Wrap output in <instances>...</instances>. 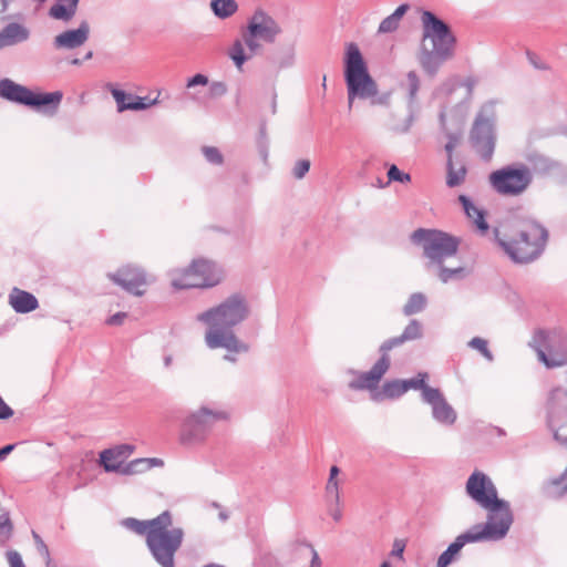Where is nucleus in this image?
Instances as JSON below:
<instances>
[{"label":"nucleus","mask_w":567,"mask_h":567,"mask_svg":"<svg viewBox=\"0 0 567 567\" xmlns=\"http://www.w3.org/2000/svg\"><path fill=\"white\" fill-rule=\"evenodd\" d=\"M402 338L405 342L420 339L422 337V326L419 321L412 320L403 330Z\"/></svg>","instance_id":"obj_37"},{"label":"nucleus","mask_w":567,"mask_h":567,"mask_svg":"<svg viewBox=\"0 0 567 567\" xmlns=\"http://www.w3.org/2000/svg\"><path fill=\"white\" fill-rule=\"evenodd\" d=\"M408 390H409V384L406 382L400 381V380H393V381L384 383L381 391L373 395V399L374 400H380L383 398L394 399V398L402 395Z\"/></svg>","instance_id":"obj_29"},{"label":"nucleus","mask_w":567,"mask_h":567,"mask_svg":"<svg viewBox=\"0 0 567 567\" xmlns=\"http://www.w3.org/2000/svg\"><path fill=\"white\" fill-rule=\"evenodd\" d=\"M497 238L506 254L516 262L535 260L544 250L547 241V231L535 223H520L508 228Z\"/></svg>","instance_id":"obj_4"},{"label":"nucleus","mask_w":567,"mask_h":567,"mask_svg":"<svg viewBox=\"0 0 567 567\" xmlns=\"http://www.w3.org/2000/svg\"><path fill=\"white\" fill-rule=\"evenodd\" d=\"M126 318V313L125 312H118L112 317H110L107 320H106V323L109 326H120L124 322Z\"/></svg>","instance_id":"obj_51"},{"label":"nucleus","mask_w":567,"mask_h":567,"mask_svg":"<svg viewBox=\"0 0 567 567\" xmlns=\"http://www.w3.org/2000/svg\"><path fill=\"white\" fill-rule=\"evenodd\" d=\"M224 279L223 269L214 261L198 258L188 266L171 271V285L176 290L193 288H213Z\"/></svg>","instance_id":"obj_6"},{"label":"nucleus","mask_w":567,"mask_h":567,"mask_svg":"<svg viewBox=\"0 0 567 567\" xmlns=\"http://www.w3.org/2000/svg\"><path fill=\"white\" fill-rule=\"evenodd\" d=\"M80 0H56L50 8L49 16L55 20L70 21L76 13Z\"/></svg>","instance_id":"obj_26"},{"label":"nucleus","mask_w":567,"mask_h":567,"mask_svg":"<svg viewBox=\"0 0 567 567\" xmlns=\"http://www.w3.org/2000/svg\"><path fill=\"white\" fill-rule=\"evenodd\" d=\"M433 409L434 417L445 424H453L456 420V413L452 409L451 405L447 404L445 400L436 404Z\"/></svg>","instance_id":"obj_33"},{"label":"nucleus","mask_w":567,"mask_h":567,"mask_svg":"<svg viewBox=\"0 0 567 567\" xmlns=\"http://www.w3.org/2000/svg\"><path fill=\"white\" fill-rule=\"evenodd\" d=\"M467 174L465 164L462 161H447V176L446 184L449 187H455L464 183Z\"/></svg>","instance_id":"obj_28"},{"label":"nucleus","mask_w":567,"mask_h":567,"mask_svg":"<svg viewBox=\"0 0 567 567\" xmlns=\"http://www.w3.org/2000/svg\"><path fill=\"white\" fill-rule=\"evenodd\" d=\"M213 94H224L227 91L226 85L223 82H215L210 86Z\"/></svg>","instance_id":"obj_53"},{"label":"nucleus","mask_w":567,"mask_h":567,"mask_svg":"<svg viewBox=\"0 0 567 567\" xmlns=\"http://www.w3.org/2000/svg\"><path fill=\"white\" fill-rule=\"evenodd\" d=\"M381 567H390V564H389V563H386V561H384V563L381 565Z\"/></svg>","instance_id":"obj_58"},{"label":"nucleus","mask_w":567,"mask_h":567,"mask_svg":"<svg viewBox=\"0 0 567 567\" xmlns=\"http://www.w3.org/2000/svg\"><path fill=\"white\" fill-rule=\"evenodd\" d=\"M399 87L404 92L411 100L416 96L420 87V78L415 71L408 72L399 83Z\"/></svg>","instance_id":"obj_32"},{"label":"nucleus","mask_w":567,"mask_h":567,"mask_svg":"<svg viewBox=\"0 0 567 567\" xmlns=\"http://www.w3.org/2000/svg\"><path fill=\"white\" fill-rule=\"evenodd\" d=\"M536 338L546 344V349H537L538 359L547 368L567 364V342L555 334L539 331Z\"/></svg>","instance_id":"obj_14"},{"label":"nucleus","mask_w":567,"mask_h":567,"mask_svg":"<svg viewBox=\"0 0 567 567\" xmlns=\"http://www.w3.org/2000/svg\"><path fill=\"white\" fill-rule=\"evenodd\" d=\"M466 492L480 506L488 511L487 522L474 527L488 534L493 540L503 538L512 525L513 516L508 503L497 497L491 478L475 471L467 480Z\"/></svg>","instance_id":"obj_3"},{"label":"nucleus","mask_w":567,"mask_h":567,"mask_svg":"<svg viewBox=\"0 0 567 567\" xmlns=\"http://www.w3.org/2000/svg\"><path fill=\"white\" fill-rule=\"evenodd\" d=\"M343 62L349 109L355 99L370 100L372 104L382 103V99L378 97V84L369 73L367 62L355 43L347 45Z\"/></svg>","instance_id":"obj_5"},{"label":"nucleus","mask_w":567,"mask_h":567,"mask_svg":"<svg viewBox=\"0 0 567 567\" xmlns=\"http://www.w3.org/2000/svg\"><path fill=\"white\" fill-rule=\"evenodd\" d=\"M488 179L497 193L517 196L527 189L532 173L526 166H507L491 173Z\"/></svg>","instance_id":"obj_12"},{"label":"nucleus","mask_w":567,"mask_h":567,"mask_svg":"<svg viewBox=\"0 0 567 567\" xmlns=\"http://www.w3.org/2000/svg\"><path fill=\"white\" fill-rule=\"evenodd\" d=\"M310 169L309 159H300L293 166V175L296 178H302Z\"/></svg>","instance_id":"obj_43"},{"label":"nucleus","mask_w":567,"mask_h":567,"mask_svg":"<svg viewBox=\"0 0 567 567\" xmlns=\"http://www.w3.org/2000/svg\"><path fill=\"white\" fill-rule=\"evenodd\" d=\"M411 238L422 246L425 257L432 264H442L445 258L455 255L458 247L454 237L435 229H416Z\"/></svg>","instance_id":"obj_9"},{"label":"nucleus","mask_w":567,"mask_h":567,"mask_svg":"<svg viewBox=\"0 0 567 567\" xmlns=\"http://www.w3.org/2000/svg\"><path fill=\"white\" fill-rule=\"evenodd\" d=\"M458 200L461 202L467 218L472 220L476 229L482 234L486 233L488 230V224L485 220V212L472 203L465 195H461Z\"/></svg>","instance_id":"obj_25"},{"label":"nucleus","mask_w":567,"mask_h":567,"mask_svg":"<svg viewBox=\"0 0 567 567\" xmlns=\"http://www.w3.org/2000/svg\"><path fill=\"white\" fill-rule=\"evenodd\" d=\"M456 144H457V138L456 137H451L449 143L445 145V151H446V153L449 155V159L453 158V151L456 147Z\"/></svg>","instance_id":"obj_54"},{"label":"nucleus","mask_w":567,"mask_h":567,"mask_svg":"<svg viewBox=\"0 0 567 567\" xmlns=\"http://www.w3.org/2000/svg\"><path fill=\"white\" fill-rule=\"evenodd\" d=\"M78 63H79L78 59L73 60V64H78Z\"/></svg>","instance_id":"obj_60"},{"label":"nucleus","mask_w":567,"mask_h":567,"mask_svg":"<svg viewBox=\"0 0 567 567\" xmlns=\"http://www.w3.org/2000/svg\"><path fill=\"white\" fill-rule=\"evenodd\" d=\"M212 9L216 16L227 18L236 12L237 3L235 0H213Z\"/></svg>","instance_id":"obj_36"},{"label":"nucleus","mask_w":567,"mask_h":567,"mask_svg":"<svg viewBox=\"0 0 567 567\" xmlns=\"http://www.w3.org/2000/svg\"><path fill=\"white\" fill-rule=\"evenodd\" d=\"M426 306V297L421 292H415L410 296L409 300L403 307V312L406 316H412L421 312Z\"/></svg>","instance_id":"obj_34"},{"label":"nucleus","mask_w":567,"mask_h":567,"mask_svg":"<svg viewBox=\"0 0 567 567\" xmlns=\"http://www.w3.org/2000/svg\"><path fill=\"white\" fill-rule=\"evenodd\" d=\"M404 342L405 341H404V339L402 338L401 334L398 336V337H394V338H391V339L386 340L380 347V350L383 353L382 355H388L389 351H391L392 349H394L396 347L402 346Z\"/></svg>","instance_id":"obj_40"},{"label":"nucleus","mask_w":567,"mask_h":567,"mask_svg":"<svg viewBox=\"0 0 567 567\" xmlns=\"http://www.w3.org/2000/svg\"><path fill=\"white\" fill-rule=\"evenodd\" d=\"M470 346L480 351L486 359L492 360V354L487 347V341L482 338H474L471 340Z\"/></svg>","instance_id":"obj_39"},{"label":"nucleus","mask_w":567,"mask_h":567,"mask_svg":"<svg viewBox=\"0 0 567 567\" xmlns=\"http://www.w3.org/2000/svg\"><path fill=\"white\" fill-rule=\"evenodd\" d=\"M90 33V25L83 21L75 30H68L58 34L54 39L56 48L75 49L86 42Z\"/></svg>","instance_id":"obj_22"},{"label":"nucleus","mask_w":567,"mask_h":567,"mask_svg":"<svg viewBox=\"0 0 567 567\" xmlns=\"http://www.w3.org/2000/svg\"><path fill=\"white\" fill-rule=\"evenodd\" d=\"M332 516H333V519H334L336 522L340 520V518H341V511H340V508H337V509L332 513Z\"/></svg>","instance_id":"obj_56"},{"label":"nucleus","mask_w":567,"mask_h":567,"mask_svg":"<svg viewBox=\"0 0 567 567\" xmlns=\"http://www.w3.org/2000/svg\"><path fill=\"white\" fill-rule=\"evenodd\" d=\"M9 303L17 312L21 313L30 312L38 308L37 298L32 293L19 288L12 289L9 295Z\"/></svg>","instance_id":"obj_24"},{"label":"nucleus","mask_w":567,"mask_h":567,"mask_svg":"<svg viewBox=\"0 0 567 567\" xmlns=\"http://www.w3.org/2000/svg\"><path fill=\"white\" fill-rule=\"evenodd\" d=\"M204 567H224V566L218 565V564H209V565H206Z\"/></svg>","instance_id":"obj_57"},{"label":"nucleus","mask_w":567,"mask_h":567,"mask_svg":"<svg viewBox=\"0 0 567 567\" xmlns=\"http://www.w3.org/2000/svg\"><path fill=\"white\" fill-rule=\"evenodd\" d=\"M390 367V359L388 355H382L378 362L371 368L370 371L364 372L358 379L351 382L350 386L357 390H373L378 386L380 380L385 374Z\"/></svg>","instance_id":"obj_21"},{"label":"nucleus","mask_w":567,"mask_h":567,"mask_svg":"<svg viewBox=\"0 0 567 567\" xmlns=\"http://www.w3.org/2000/svg\"><path fill=\"white\" fill-rule=\"evenodd\" d=\"M422 48L423 52L420 58L421 65L425 72L433 75L445 60H441V58L436 55L435 51L429 50L427 45H423Z\"/></svg>","instance_id":"obj_31"},{"label":"nucleus","mask_w":567,"mask_h":567,"mask_svg":"<svg viewBox=\"0 0 567 567\" xmlns=\"http://www.w3.org/2000/svg\"><path fill=\"white\" fill-rule=\"evenodd\" d=\"M551 417L561 423L555 430V439L567 449V391L555 389L549 399Z\"/></svg>","instance_id":"obj_17"},{"label":"nucleus","mask_w":567,"mask_h":567,"mask_svg":"<svg viewBox=\"0 0 567 567\" xmlns=\"http://www.w3.org/2000/svg\"><path fill=\"white\" fill-rule=\"evenodd\" d=\"M228 415L223 411H212L202 408L190 414L183 423L181 439L184 442L203 440L208 427L217 421L227 420Z\"/></svg>","instance_id":"obj_13"},{"label":"nucleus","mask_w":567,"mask_h":567,"mask_svg":"<svg viewBox=\"0 0 567 567\" xmlns=\"http://www.w3.org/2000/svg\"><path fill=\"white\" fill-rule=\"evenodd\" d=\"M247 29L264 42H274L280 32L278 24L262 12H256L251 17Z\"/></svg>","instance_id":"obj_20"},{"label":"nucleus","mask_w":567,"mask_h":567,"mask_svg":"<svg viewBox=\"0 0 567 567\" xmlns=\"http://www.w3.org/2000/svg\"><path fill=\"white\" fill-rule=\"evenodd\" d=\"M470 142L484 161L492 158L496 144L495 113L492 107H483L477 113L470 133Z\"/></svg>","instance_id":"obj_10"},{"label":"nucleus","mask_w":567,"mask_h":567,"mask_svg":"<svg viewBox=\"0 0 567 567\" xmlns=\"http://www.w3.org/2000/svg\"><path fill=\"white\" fill-rule=\"evenodd\" d=\"M426 374H419L417 378L405 381L409 384V389H424Z\"/></svg>","instance_id":"obj_48"},{"label":"nucleus","mask_w":567,"mask_h":567,"mask_svg":"<svg viewBox=\"0 0 567 567\" xmlns=\"http://www.w3.org/2000/svg\"><path fill=\"white\" fill-rule=\"evenodd\" d=\"M28 35L29 32L25 28L17 23H11L0 32V48L22 42Z\"/></svg>","instance_id":"obj_27"},{"label":"nucleus","mask_w":567,"mask_h":567,"mask_svg":"<svg viewBox=\"0 0 567 567\" xmlns=\"http://www.w3.org/2000/svg\"><path fill=\"white\" fill-rule=\"evenodd\" d=\"M203 153L209 162H212L214 164L223 163V156L216 147H209V146L204 147Z\"/></svg>","instance_id":"obj_44"},{"label":"nucleus","mask_w":567,"mask_h":567,"mask_svg":"<svg viewBox=\"0 0 567 567\" xmlns=\"http://www.w3.org/2000/svg\"><path fill=\"white\" fill-rule=\"evenodd\" d=\"M249 313L246 299L231 295L220 303L197 315V321L207 327L204 340L209 349H225V360L235 362L236 354L247 352L248 346L240 341L233 327L243 322Z\"/></svg>","instance_id":"obj_1"},{"label":"nucleus","mask_w":567,"mask_h":567,"mask_svg":"<svg viewBox=\"0 0 567 567\" xmlns=\"http://www.w3.org/2000/svg\"><path fill=\"white\" fill-rule=\"evenodd\" d=\"M14 449L13 444H9L0 449V461L4 460L8 454H10Z\"/></svg>","instance_id":"obj_55"},{"label":"nucleus","mask_w":567,"mask_h":567,"mask_svg":"<svg viewBox=\"0 0 567 567\" xmlns=\"http://www.w3.org/2000/svg\"><path fill=\"white\" fill-rule=\"evenodd\" d=\"M121 525L145 537L148 550L161 567H175V555L182 547L185 533L174 524L171 512L164 511L158 516L144 520L127 517Z\"/></svg>","instance_id":"obj_2"},{"label":"nucleus","mask_w":567,"mask_h":567,"mask_svg":"<svg viewBox=\"0 0 567 567\" xmlns=\"http://www.w3.org/2000/svg\"><path fill=\"white\" fill-rule=\"evenodd\" d=\"M111 280L127 292L141 297L150 284L147 274L136 265L128 264L121 267L116 274L109 276Z\"/></svg>","instance_id":"obj_15"},{"label":"nucleus","mask_w":567,"mask_h":567,"mask_svg":"<svg viewBox=\"0 0 567 567\" xmlns=\"http://www.w3.org/2000/svg\"><path fill=\"white\" fill-rule=\"evenodd\" d=\"M261 40L252 34L247 28L241 32V38L236 39L229 47L227 54L241 71L246 61L250 60L261 50Z\"/></svg>","instance_id":"obj_16"},{"label":"nucleus","mask_w":567,"mask_h":567,"mask_svg":"<svg viewBox=\"0 0 567 567\" xmlns=\"http://www.w3.org/2000/svg\"><path fill=\"white\" fill-rule=\"evenodd\" d=\"M462 269L461 268H456V269H447V268H442L440 269V272H439V277L440 279L443 281V282H446L447 280H450L454 275L461 272Z\"/></svg>","instance_id":"obj_49"},{"label":"nucleus","mask_w":567,"mask_h":567,"mask_svg":"<svg viewBox=\"0 0 567 567\" xmlns=\"http://www.w3.org/2000/svg\"><path fill=\"white\" fill-rule=\"evenodd\" d=\"M423 399L433 406L444 400L441 392L437 389L424 386L422 391Z\"/></svg>","instance_id":"obj_38"},{"label":"nucleus","mask_w":567,"mask_h":567,"mask_svg":"<svg viewBox=\"0 0 567 567\" xmlns=\"http://www.w3.org/2000/svg\"><path fill=\"white\" fill-rule=\"evenodd\" d=\"M91 56H92V52H89V53L86 54V59H90Z\"/></svg>","instance_id":"obj_59"},{"label":"nucleus","mask_w":567,"mask_h":567,"mask_svg":"<svg viewBox=\"0 0 567 567\" xmlns=\"http://www.w3.org/2000/svg\"><path fill=\"white\" fill-rule=\"evenodd\" d=\"M208 83V79L206 75L203 74H196L193 78H190L187 82L188 87H193L196 85H206Z\"/></svg>","instance_id":"obj_50"},{"label":"nucleus","mask_w":567,"mask_h":567,"mask_svg":"<svg viewBox=\"0 0 567 567\" xmlns=\"http://www.w3.org/2000/svg\"><path fill=\"white\" fill-rule=\"evenodd\" d=\"M492 537L488 534L477 529L476 527H472L464 534H461L456 537V539L447 547L445 551H443L437 559V567H447L455 557L460 554L461 549L467 543H476L482 540H491Z\"/></svg>","instance_id":"obj_18"},{"label":"nucleus","mask_w":567,"mask_h":567,"mask_svg":"<svg viewBox=\"0 0 567 567\" xmlns=\"http://www.w3.org/2000/svg\"><path fill=\"white\" fill-rule=\"evenodd\" d=\"M412 124H413V116L409 115L405 118H403L402 121H400L399 123H396L393 130L396 133L403 134V133H406L410 131Z\"/></svg>","instance_id":"obj_45"},{"label":"nucleus","mask_w":567,"mask_h":567,"mask_svg":"<svg viewBox=\"0 0 567 567\" xmlns=\"http://www.w3.org/2000/svg\"><path fill=\"white\" fill-rule=\"evenodd\" d=\"M0 95L11 102L23 104L39 111H51L52 113L58 110L63 97L61 91L49 93L32 91L10 79L0 81Z\"/></svg>","instance_id":"obj_7"},{"label":"nucleus","mask_w":567,"mask_h":567,"mask_svg":"<svg viewBox=\"0 0 567 567\" xmlns=\"http://www.w3.org/2000/svg\"><path fill=\"white\" fill-rule=\"evenodd\" d=\"M550 484L557 488L559 494L567 493V467L558 477L553 478Z\"/></svg>","instance_id":"obj_42"},{"label":"nucleus","mask_w":567,"mask_h":567,"mask_svg":"<svg viewBox=\"0 0 567 567\" xmlns=\"http://www.w3.org/2000/svg\"><path fill=\"white\" fill-rule=\"evenodd\" d=\"M408 10V4L399 6L391 16L381 21L378 31L380 33H389L395 31L399 28L402 17L406 13Z\"/></svg>","instance_id":"obj_30"},{"label":"nucleus","mask_w":567,"mask_h":567,"mask_svg":"<svg viewBox=\"0 0 567 567\" xmlns=\"http://www.w3.org/2000/svg\"><path fill=\"white\" fill-rule=\"evenodd\" d=\"M423 22V45L426 41H431L429 50L435 51L441 60H447L453 55L455 38L451 33L449 27L433 13L424 11L422 14Z\"/></svg>","instance_id":"obj_11"},{"label":"nucleus","mask_w":567,"mask_h":567,"mask_svg":"<svg viewBox=\"0 0 567 567\" xmlns=\"http://www.w3.org/2000/svg\"><path fill=\"white\" fill-rule=\"evenodd\" d=\"M405 546H406L405 539H395L393 542L391 555L402 559Z\"/></svg>","instance_id":"obj_46"},{"label":"nucleus","mask_w":567,"mask_h":567,"mask_svg":"<svg viewBox=\"0 0 567 567\" xmlns=\"http://www.w3.org/2000/svg\"><path fill=\"white\" fill-rule=\"evenodd\" d=\"M339 468L338 466L333 465L330 468L329 480L326 485V492L328 497H330L332 501H334L337 504L340 503V492H339Z\"/></svg>","instance_id":"obj_35"},{"label":"nucleus","mask_w":567,"mask_h":567,"mask_svg":"<svg viewBox=\"0 0 567 567\" xmlns=\"http://www.w3.org/2000/svg\"><path fill=\"white\" fill-rule=\"evenodd\" d=\"M112 95L117 103L118 112H123L125 110H145L156 102V100H153L150 103H146L144 97L134 96L117 89L112 90Z\"/></svg>","instance_id":"obj_23"},{"label":"nucleus","mask_w":567,"mask_h":567,"mask_svg":"<svg viewBox=\"0 0 567 567\" xmlns=\"http://www.w3.org/2000/svg\"><path fill=\"white\" fill-rule=\"evenodd\" d=\"M12 410L0 398V419H7L12 415Z\"/></svg>","instance_id":"obj_52"},{"label":"nucleus","mask_w":567,"mask_h":567,"mask_svg":"<svg viewBox=\"0 0 567 567\" xmlns=\"http://www.w3.org/2000/svg\"><path fill=\"white\" fill-rule=\"evenodd\" d=\"M390 181H396L401 183H409L411 177L409 174L401 172L395 165H392L388 172Z\"/></svg>","instance_id":"obj_41"},{"label":"nucleus","mask_w":567,"mask_h":567,"mask_svg":"<svg viewBox=\"0 0 567 567\" xmlns=\"http://www.w3.org/2000/svg\"><path fill=\"white\" fill-rule=\"evenodd\" d=\"M320 559L310 544L297 543L293 544L286 560V567H319Z\"/></svg>","instance_id":"obj_19"},{"label":"nucleus","mask_w":567,"mask_h":567,"mask_svg":"<svg viewBox=\"0 0 567 567\" xmlns=\"http://www.w3.org/2000/svg\"><path fill=\"white\" fill-rule=\"evenodd\" d=\"M7 559L10 567H24L21 556L17 551H8Z\"/></svg>","instance_id":"obj_47"},{"label":"nucleus","mask_w":567,"mask_h":567,"mask_svg":"<svg viewBox=\"0 0 567 567\" xmlns=\"http://www.w3.org/2000/svg\"><path fill=\"white\" fill-rule=\"evenodd\" d=\"M132 452L133 449L130 445H118L104 450L100 453V464L105 472H116L124 475L141 474L154 466H163V461L156 457L136 458L125 463Z\"/></svg>","instance_id":"obj_8"}]
</instances>
